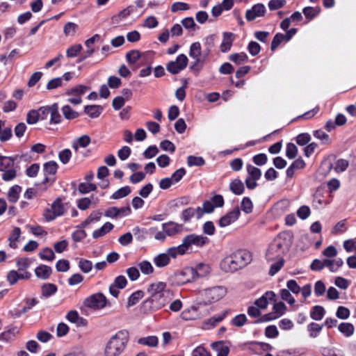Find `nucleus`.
<instances>
[{
	"mask_svg": "<svg viewBox=\"0 0 356 356\" xmlns=\"http://www.w3.org/2000/svg\"><path fill=\"white\" fill-rule=\"evenodd\" d=\"M149 296L142 304L145 312L159 310L168 305L174 298L173 291L168 288L166 282L156 281L147 289Z\"/></svg>",
	"mask_w": 356,
	"mask_h": 356,
	"instance_id": "nucleus-1",
	"label": "nucleus"
},
{
	"mask_svg": "<svg viewBox=\"0 0 356 356\" xmlns=\"http://www.w3.org/2000/svg\"><path fill=\"white\" fill-rule=\"evenodd\" d=\"M251 260L252 256L249 252L239 250L222 259L220 267L225 273H234L246 266Z\"/></svg>",
	"mask_w": 356,
	"mask_h": 356,
	"instance_id": "nucleus-2",
	"label": "nucleus"
},
{
	"mask_svg": "<svg viewBox=\"0 0 356 356\" xmlns=\"http://www.w3.org/2000/svg\"><path fill=\"white\" fill-rule=\"evenodd\" d=\"M129 339L128 331H118L107 341L104 348L105 356H120L125 350Z\"/></svg>",
	"mask_w": 356,
	"mask_h": 356,
	"instance_id": "nucleus-3",
	"label": "nucleus"
},
{
	"mask_svg": "<svg viewBox=\"0 0 356 356\" xmlns=\"http://www.w3.org/2000/svg\"><path fill=\"white\" fill-rule=\"evenodd\" d=\"M288 249V244L284 238V235L280 234L270 244L267 252L266 259L269 261L283 259V254Z\"/></svg>",
	"mask_w": 356,
	"mask_h": 356,
	"instance_id": "nucleus-4",
	"label": "nucleus"
},
{
	"mask_svg": "<svg viewBox=\"0 0 356 356\" xmlns=\"http://www.w3.org/2000/svg\"><path fill=\"white\" fill-rule=\"evenodd\" d=\"M209 239L202 235L190 234L186 236L182 241V243L177 246V250L181 255L184 254L193 246L202 247L207 243Z\"/></svg>",
	"mask_w": 356,
	"mask_h": 356,
	"instance_id": "nucleus-5",
	"label": "nucleus"
},
{
	"mask_svg": "<svg viewBox=\"0 0 356 356\" xmlns=\"http://www.w3.org/2000/svg\"><path fill=\"white\" fill-rule=\"evenodd\" d=\"M227 292V289L225 286H216L201 290L199 291V293L205 299L207 302L212 303L218 302L224 298Z\"/></svg>",
	"mask_w": 356,
	"mask_h": 356,
	"instance_id": "nucleus-6",
	"label": "nucleus"
},
{
	"mask_svg": "<svg viewBox=\"0 0 356 356\" xmlns=\"http://www.w3.org/2000/svg\"><path fill=\"white\" fill-rule=\"evenodd\" d=\"M189 56L195 60L193 64L191 65V69L193 70L200 71L202 68L207 58V54H202L200 42H193L191 45Z\"/></svg>",
	"mask_w": 356,
	"mask_h": 356,
	"instance_id": "nucleus-7",
	"label": "nucleus"
},
{
	"mask_svg": "<svg viewBox=\"0 0 356 356\" xmlns=\"http://www.w3.org/2000/svg\"><path fill=\"white\" fill-rule=\"evenodd\" d=\"M0 171L3 172L2 179L11 181L16 177L15 161L11 157L0 156Z\"/></svg>",
	"mask_w": 356,
	"mask_h": 356,
	"instance_id": "nucleus-8",
	"label": "nucleus"
},
{
	"mask_svg": "<svg viewBox=\"0 0 356 356\" xmlns=\"http://www.w3.org/2000/svg\"><path fill=\"white\" fill-rule=\"evenodd\" d=\"M107 298L102 293L92 294L83 301L84 306L92 310L102 309L107 305Z\"/></svg>",
	"mask_w": 356,
	"mask_h": 356,
	"instance_id": "nucleus-9",
	"label": "nucleus"
},
{
	"mask_svg": "<svg viewBox=\"0 0 356 356\" xmlns=\"http://www.w3.org/2000/svg\"><path fill=\"white\" fill-rule=\"evenodd\" d=\"M65 212L64 204L60 198L56 199L49 207L47 208L43 213L44 219L49 222L58 216H62Z\"/></svg>",
	"mask_w": 356,
	"mask_h": 356,
	"instance_id": "nucleus-10",
	"label": "nucleus"
},
{
	"mask_svg": "<svg viewBox=\"0 0 356 356\" xmlns=\"http://www.w3.org/2000/svg\"><path fill=\"white\" fill-rule=\"evenodd\" d=\"M176 247L168 248L165 252L159 254L153 259V262L156 266L163 268L168 266L170 261V258H176L178 255H181Z\"/></svg>",
	"mask_w": 356,
	"mask_h": 356,
	"instance_id": "nucleus-11",
	"label": "nucleus"
},
{
	"mask_svg": "<svg viewBox=\"0 0 356 356\" xmlns=\"http://www.w3.org/2000/svg\"><path fill=\"white\" fill-rule=\"evenodd\" d=\"M248 176L245 179V184L248 188L252 190L257 187V181L259 180L261 176V171L258 168L248 164L246 166Z\"/></svg>",
	"mask_w": 356,
	"mask_h": 356,
	"instance_id": "nucleus-12",
	"label": "nucleus"
},
{
	"mask_svg": "<svg viewBox=\"0 0 356 356\" xmlns=\"http://www.w3.org/2000/svg\"><path fill=\"white\" fill-rule=\"evenodd\" d=\"M188 64V58L185 54L179 55L175 60L169 62L166 65L167 70L172 74H177L186 68Z\"/></svg>",
	"mask_w": 356,
	"mask_h": 356,
	"instance_id": "nucleus-13",
	"label": "nucleus"
},
{
	"mask_svg": "<svg viewBox=\"0 0 356 356\" xmlns=\"http://www.w3.org/2000/svg\"><path fill=\"white\" fill-rule=\"evenodd\" d=\"M88 88L84 85H78L74 88L67 90L66 94L72 96L68 99V102L72 104L77 105L81 103V95L85 94Z\"/></svg>",
	"mask_w": 356,
	"mask_h": 356,
	"instance_id": "nucleus-14",
	"label": "nucleus"
},
{
	"mask_svg": "<svg viewBox=\"0 0 356 356\" xmlns=\"http://www.w3.org/2000/svg\"><path fill=\"white\" fill-rule=\"evenodd\" d=\"M175 280L177 284L183 285L189 282H195L193 274V268H185L175 275Z\"/></svg>",
	"mask_w": 356,
	"mask_h": 356,
	"instance_id": "nucleus-15",
	"label": "nucleus"
},
{
	"mask_svg": "<svg viewBox=\"0 0 356 356\" xmlns=\"http://www.w3.org/2000/svg\"><path fill=\"white\" fill-rule=\"evenodd\" d=\"M240 213L241 212L238 207L234 208L232 211L228 212L220 218L218 222L219 226L220 227H225L230 225L238 219Z\"/></svg>",
	"mask_w": 356,
	"mask_h": 356,
	"instance_id": "nucleus-16",
	"label": "nucleus"
},
{
	"mask_svg": "<svg viewBox=\"0 0 356 356\" xmlns=\"http://www.w3.org/2000/svg\"><path fill=\"white\" fill-rule=\"evenodd\" d=\"M266 8L263 4H256L251 9L248 10L245 13V17L248 21H252L257 17L264 15Z\"/></svg>",
	"mask_w": 356,
	"mask_h": 356,
	"instance_id": "nucleus-17",
	"label": "nucleus"
},
{
	"mask_svg": "<svg viewBox=\"0 0 356 356\" xmlns=\"http://www.w3.org/2000/svg\"><path fill=\"white\" fill-rule=\"evenodd\" d=\"M275 294L273 291H267L261 298L255 300L254 305L260 309H265L270 302L275 301Z\"/></svg>",
	"mask_w": 356,
	"mask_h": 356,
	"instance_id": "nucleus-18",
	"label": "nucleus"
},
{
	"mask_svg": "<svg viewBox=\"0 0 356 356\" xmlns=\"http://www.w3.org/2000/svg\"><path fill=\"white\" fill-rule=\"evenodd\" d=\"M102 217V213L100 210H95L90 213L88 217L80 225L81 228H85L92 226L99 222Z\"/></svg>",
	"mask_w": 356,
	"mask_h": 356,
	"instance_id": "nucleus-19",
	"label": "nucleus"
},
{
	"mask_svg": "<svg viewBox=\"0 0 356 356\" xmlns=\"http://www.w3.org/2000/svg\"><path fill=\"white\" fill-rule=\"evenodd\" d=\"M211 271V268L208 264H200L193 268V274L197 280L199 278L207 277Z\"/></svg>",
	"mask_w": 356,
	"mask_h": 356,
	"instance_id": "nucleus-20",
	"label": "nucleus"
},
{
	"mask_svg": "<svg viewBox=\"0 0 356 356\" xmlns=\"http://www.w3.org/2000/svg\"><path fill=\"white\" fill-rule=\"evenodd\" d=\"M30 276L31 274L27 271H24V273H18L16 270H11L8 273L7 279L9 283L11 285H13L17 282L18 280L29 279Z\"/></svg>",
	"mask_w": 356,
	"mask_h": 356,
	"instance_id": "nucleus-21",
	"label": "nucleus"
},
{
	"mask_svg": "<svg viewBox=\"0 0 356 356\" xmlns=\"http://www.w3.org/2000/svg\"><path fill=\"white\" fill-rule=\"evenodd\" d=\"M91 143L90 137L88 135H83L72 142V148L78 152L79 147L85 148Z\"/></svg>",
	"mask_w": 356,
	"mask_h": 356,
	"instance_id": "nucleus-22",
	"label": "nucleus"
},
{
	"mask_svg": "<svg viewBox=\"0 0 356 356\" xmlns=\"http://www.w3.org/2000/svg\"><path fill=\"white\" fill-rule=\"evenodd\" d=\"M234 38V36L233 33L227 32L224 33L223 40L220 47L222 52L225 53L230 50Z\"/></svg>",
	"mask_w": 356,
	"mask_h": 356,
	"instance_id": "nucleus-23",
	"label": "nucleus"
},
{
	"mask_svg": "<svg viewBox=\"0 0 356 356\" xmlns=\"http://www.w3.org/2000/svg\"><path fill=\"white\" fill-rule=\"evenodd\" d=\"M113 227L114 226L112 223L107 222L104 223L100 228L95 230L92 232V237L95 239L101 238L110 232L113 229Z\"/></svg>",
	"mask_w": 356,
	"mask_h": 356,
	"instance_id": "nucleus-24",
	"label": "nucleus"
},
{
	"mask_svg": "<svg viewBox=\"0 0 356 356\" xmlns=\"http://www.w3.org/2000/svg\"><path fill=\"white\" fill-rule=\"evenodd\" d=\"M49 120L50 124H58L61 121V115L58 111V106L57 104H54L50 106Z\"/></svg>",
	"mask_w": 356,
	"mask_h": 356,
	"instance_id": "nucleus-25",
	"label": "nucleus"
},
{
	"mask_svg": "<svg viewBox=\"0 0 356 356\" xmlns=\"http://www.w3.org/2000/svg\"><path fill=\"white\" fill-rule=\"evenodd\" d=\"M51 273V268L46 265H40L35 269V275L42 280L48 279Z\"/></svg>",
	"mask_w": 356,
	"mask_h": 356,
	"instance_id": "nucleus-26",
	"label": "nucleus"
},
{
	"mask_svg": "<svg viewBox=\"0 0 356 356\" xmlns=\"http://www.w3.org/2000/svg\"><path fill=\"white\" fill-rule=\"evenodd\" d=\"M19 332V328L18 327H13L9 330L3 332L0 334V341H10L15 339L17 334Z\"/></svg>",
	"mask_w": 356,
	"mask_h": 356,
	"instance_id": "nucleus-27",
	"label": "nucleus"
},
{
	"mask_svg": "<svg viewBox=\"0 0 356 356\" xmlns=\"http://www.w3.org/2000/svg\"><path fill=\"white\" fill-rule=\"evenodd\" d=\"M99 38V35L98 34H95V35H93L92 37H91L86 41L85 44L88 49L85 53L86 56H84L81 59H80L79 61L83 60L86 58L92 55V54L95 52L93 44H95V42L98 41Z\"/></svg>",
	"mask_w": 356,
	"mask_h": 356,
	"instance_id": "nucleus-28",
	"label": "nucleus"
},
{
	"mask_svg": "<svg viewBox=\"0 0 356 356\" xmlns=\"http://www.w3.org/2000/svg\"><path fill=\"white\" fill-rule=\"evenodd\" d=\"M102 111L103 107L99 105H88L84 108V113L92 118H98Z\"/></svg>",
	"mask_w": 356,
	"mask_h": 356,
	"instance_id": "nucleus-29",
	"label": "nucleus"
},
{
	"mask_svg": "<svg viewBox=\"0 0 356 356\" xmlns=\"http://www.w3.org/2000/svg\"><path fill=\"white\" fill-rule=\"evenodd\" d=\"M343 264V261L340 258L335 259H324V264H325V267H327L332 272L337 271L341 266H342Z\"/></svg>",
	"mask_w": 356,
	"mask_h": 356,
	"instance_id": "nucleus-30",
	"label": "nucleus"
},
{
	"mask_svg": "<svg viewBox=\"0 0 356 356\" xmlns=\"http://www.w3.org/2000/svg\"><path fill=\"white\" fill-rule=\"evenodd\" d=\"M226 316V312H223L222 314L217 316H213L209 318L204 323L203 327L204 329H211L215 327L218 323L222 321Z\"/></svg>",
	"mask_w": 356,
	"mask_h": 356,
	"instance_id": "nucleus-31",
	"label": "nucleus"
},
{
	"mask_svg": "<svg viewBox=\"0 0 356 356\" xmlns=\"http://www.w3.org/2000/svg\"><path fill=\"white\" fill-rule=\"evenodd\" d=\"M163 229L165 235L172 236L181 230V226L177 223L170 222L163 224Z\"/></svg>",
	"mask_w": 356,
	"mask_h": 356,
	"instance_id": "nucleus-32",
	"label": "nucleus"
},
{
	"mask_svg": "<svg viewBox=\"0 0 356 356\" xmlns=\"http://www.w3.org/2000/svg\"><path fill=\"white\" fill-rule=\"evenodd\" d=\"M212 348L218 353L217 356H227L229 352L228 346L222 341L213 343Z\"/></svg>",
	"mask_w": 356,
	"mask_h": 356,
	"instance_id": "nucleus-33",
	"label": "nucleus"
},
{
	"mask_svg": "<svg viewBox=\"0 0 356 356\" xmlns=\"http://www.w3.org/2000/svg\"><path fill=\"white\" fill-rule=\"evenodd\" d=\"M229 189L235 195H241L244 191L243 183L238 179H234L229 184Z\"/></svg>",
	"mask_w": 356,
	"mask_h": 356,
	"instance_id": "nucleus-34",
	"label": "nucleus"
},
{
	"mask_svg": "<svg viewBox=\"0 0 356 356\" xmlns=\"http://www.w3.org/2000/svg\"><path fill=\"white\" fill-rule=\"evenodd\" d=\"M138 343L147 346L149 347L154 348L158 346L159 339L156 336H149L146 337H141L138 339Z\"/></svg>",
	"mask_w": 356,
	"mask_h": 356,
	"instance_id": "nucleus-35",
	"label": "nucleus"
},
{
	"mask_svg": "<svg viewBox=\"0 0 356 356\" xmlns=\"http://www.w3.org/2000/svg\"><path fill=\"white\" fill-rule=\"evenodd\" d=\"M148 234L152 236L156 240L163 241L166 238V235L165 231L163 229V226L161 229H158L156 227H152L148 230Z\"/></svg>",
	"mask_w": 356,
	"mask_h": 356,
	"instance_id": "nucleus-36",
	"label": "nucleus"
},
{
	"mask_svg": "<svg viewBox=\"0 0 356 356\" xmlns=\"http://www.w3.org/2000/svg\"><path fill=\"white\" fill-rule=\"evenodd\" d=\"M143 56L138 50L133 49L126 54V60L129 65L136 63Z\"/></svg>",
	"mask_w": 356,
	"mask_h": 356,
	"instance_id": "nucleus-37",
	"label": "nucleus"
},
{
	"mask_svg": "<svg viewBox=\"0 0 356 356\" xmlns=\"http://www.w3.org/2000/svg\"><path fill=\"white\" fill-rule=\"evenodd\" d=\"M20 235H21L20 228L15 227L13 229V231L8 238L9 246L11 248H13V249L17 248V242L18 238H19Z\"/></svg>",
	"mask_w": 356,
	"mask_h": 356,
	"instance_id": "nucleus-38",
	"label": "nucleus"
},
{
	"mask_svg": "<svg viewBox=\"0 0 356 356\" xmlns=\"http://www.w3.org/2000/svg\"><path fill=\"white\" fill-rule=\"evenodd\" d=\"M21 191H22V188L18 185L12 186L9 189L8 193V200L10 202H13V203L16 202L18 200Z\"/></svg>",
	"mask_w": 356,
	"mask_h": 356,
	"instance_id": "nucleus-39",
	"label": "nucleus"
},
{
	"mask_svg": "<svg viewBox=\"0 0 356 356\" xmlns=\"http://www.w3.org/2000/svg\"><path fill=\"white\" fill-rule=\"evenodd\" d=\"M338 329L340 332L347 337L352 336L355 331L353 325L350 323H341L339 325Z\"/></svg>",
	"mask_w": 356,
	"mask_h": 356,
	"instance_id": "nucleus-40",
	"label": "nucleus"
},
{
	"mask_svg": "<svg viewBox=\"0 0 356 356\" xmlns=\"http://www.w3.org/2000/svg\"><path fill=\"white\" fill-rule=\"evenodd\" d=\"M57 291V286L51 283L44 284L42 286V295L44 298H49Z\"/></svg>",
	"mask_w": 356,
	"mask_h": 356,
	"instance_id": "nucleus-41",
	"label": "nucleus"
},
{
	"mask_svg": "<svg viewBox=\"0 0 356 356\" xmlns=\"http://www.w3.org/2000/svg\"><path fill=\"white\" fill-rule=\"evenodd\" d=\"M144 296V292L143 291H136L133 293L128 299L127 306L131 307L138 302Z\"/></svg>",
	"mask_w": 356,
	"mask_h": 356,
	"instance_id": "nucleus-42",
	"label": "nucleus"
},
{
	"mask_svg": "<svg viewBox=\"0 0 356 356\" xmlns=\"http://www.w3.org/2000/svg\"><path fill=\"white\" fill-rule=\"evenodd\" d=\"M274 302L273 309L277 318L282 316L286 311V307L282 302Z\"/></svg>",
	"mask_w": 356,
	"mask_h": 356,
	"instance_id": "nucleus-43",
	"label": "nucleus"
},
{
	"mask_svg": "<svg viewBox=\"0 0 356 356\" xmlns=\"http://www.w3.org/2000/svg\"><path fill=\"white\" fill-rule=\"evenodd\" d=\"M61 110L64 117L67 120H73L79 117V113L68 105L64 106Z\"/></svg>",
	"mask_w": 356,
	"mask_h": 356,
	"instance_id": "nucleus-44",
	"label": "nucleus"
},
{
	"mask_svg": "<svg viewBox=\"0 0 356 356\" xmlns=\"http://www.w3.org/2000/svg\"><path fill=\"white\" fill-rule=\"evenodd\" d=\"M140 271L143 274L150 275L154 273V268L148 261H143L138 264Z\"/></svg>",
	"mask_w": 356,
	"mask_h": 356,
	"instance_id": "nucleus-45",
	"label": "nucleus"
},
{
	"mask_svg": "<svg viewBox=\"0 0 356 356\" xmlns=\"http://www.w3.org/2000/svg\"><path fill=\"white\" fill-rule=\"evenodd\" d=\"M131 188L129 186H124L115 191L111 196L114 200H118L127 196L131 193Z\"/></svg>",
	"mask_w": 356,
	"mask_h": 356,
	"instance_id": "nucleus-46",
	"label": "nucleus"
},
{
	"mask_svg": "<svg viewBox=\"0 0 356 356\" xmlns=\"http://www.w3.org/2000/svg\"><path fill=\"white\" fill-rule=\"evenodd\" d=\"M40 257L43 260L53 261L55 259V254L54 251L49 248L43 249L39 253Z\"/></svg>",
	"mask_w": 356,
	"mask_h": 356,
	"instance_id": "nucleus-47",
	"label": "nucleus"
},
{
	"mask_svg": "<svg viewBox=\"0 0 356 356\" xmlns=\"http://www.w3.org/2000/svg\"><path fill=\"white\" fill-rule=\"evenodd\" d=\"M321 12L320 8L306 7L303 9L305 16L309 19H312L317 16Z\"/></svg>",
	"mask_w": 356,
	"mask_h": 356,
	"instance_id": "nucleus-48",
	"label": "nucleus"
},
{
	"mask_svg": "<svg viewBox=\"0 0 356 356\" xmlns=\"http://www.w3.org/2000/svg\"><path fill=\"white\" fill-rule=\"evenodd\" d=\"M66 318L73 323H79V321L85 322V319L80 317L79 313L75 310L70 311L66 315Z\"/></svg>",
	"mask_w": 356,
	"mask_h": 356,
	"instance_id": "nucleus-49",
	"label": "nucleus"
},
{
	"mask_svg": "<svg viewBox=\"0 0 356 356\" xmlns=\"http://www.w3.org/2000/svg\"><path fill=\"white\" fill-rule=\"evenodd\" d=\"M58 167L56 162L51 161L44 164V170L46 174L55 175L57 172Z\"/></svg>",
	"mask_w": 356,
	"mask_h": 356,
	"instance_id": "nucleus-50",
	"label": "nucleus"
},
{
	"mask_svg": "<svg viewBox=\"0 0 356 356\" xmlns=\"http://www.w3.org/2000/svg\"><path fill=\"white\" fill-rule=\"evenodd\" d=\"M77 28H78V26L75 23L67 22L64 26V29H63L64 34L66 36H73V35H74Z\"/></svg>",
	"mask_w": 356,
	"mask_h": 356,
	"instance_id": "nucleus-51",
	"label": "nucleus"
},
{
	"mask_svg": "<svg viewBox=\"0 0 356 356\" xmlns=\"http://www.w3.org/2000/svg\"><path fill=\"white\" fill-rule=\"evenodd\" d=\"M229 60L240 65L248 60V56L245 53L234 54L230 55Z\"/></svg>",
	"mask_w": 356,
	"mask_h": 356,
	"instance_id": "nucleus-52",
	"label": "nucleus"
},
{
	"mask_svg": "<svg viewBox=\"0 0 356 356\" xmlns=\"http://www.w3.org/2000/svg\"><path fill=\"white\" fill-rule=\"evenodd\" d=\"M241 208L245 213L252 211L253 204L249 197H244L241 202Z\"/></svg>",
	"mask_w": 356,
	"mask_h": 356,
	"instance_id": "nucleus-53",
	"label": "nucleus"
},
{
	"mask_svg": "<svg viewBox=\"0 0 356 356\" xmlns=\"http://www.w3.org/2000/svg\"><path fill=\"white\" fill-rule=\"evenodd\" d=\"M280 297L281 298L287 302L290 305H293L295 304V299L291 296L290 291L288 289H282L280 291Z\"/></svg>",
	"mask_w": 356,
	"mask_h": 356,
	"instance_id": "nucleus-54",
	"label": "nucleus"
},
{
	"mask_svg": "<svg viewBox=\"0 0 356 356\" xmlns=\"http://www.w3.org/2000/svg\"><path fill=\"white\" fill-rule=\"evenodd\" d=\"M204 163L203 158L200 156H189L187 159V163L189 166H202Z\"/></svg>",
	"mask_w": 356,
	"mask_h": 356,
	"instance_id": "nucleus-55",
	"label": "nucleus"
},
{
	"mask_svg": "<svg viewBox=\"0 0 356 356\" xmlns=\"http://www.w3.org/2000/svg\"><path fill=\"white\" fill-rule=\"evenodd\" d=\"M324 309L321 306H315L311 312V317L314 320L319 321L323 317Z\"/></svg>",
	"mask_w": 356,
	"mask_h": 356,
	"instance_id": "nucleus-56",
	"label": "nucleus"
},
{
	"mask_svg": "<svg viewBox=\"0 0 356 356\" xmlns=\"http://www.w3.org/2000/svg\"><path fill=\"white\" fill-rule=\"evenodd\" d=\"M72 156V152L69 149H65L59 152L58 158L60 162L63 164L67 163Z\"/></svg>",
	"mask_w": 356,
	"mask_h": 356,
	"instance_id": "nucleus-57",
	"label": "nucleus"
},
{
	"mask_svg": "<svg viewBox=\"0 0 356 356\" xmlns=\"http://www.w3.org/2000/svg\"><path fill=\"white\" fill-rule=\"evenodd\" d=\"M79 267L84 273H89L92 268V264L90 261L81 259L79 262Z\"/></svg>",
	"mask_w": 356,
	"mask_h": 356,
	"instance_id": "nucleus-58",
	"label": "nucleus"
},
{
	"mask_svg": "<svg viewBox=\"0 0 356 356\" xmlns=\"http://www.w3.org/2000/svg\"><path fill=\"white\" fill-rule=\"evenodd\" d=\"M284 41H286V39L284 37V34L277 33L273 39L271 43V49L273 51L275 50Z\"/></svg>",
	"mask_w": 356,
	"mask_h": 356,
	"instance_id": "nucleus-59",
	"label": "nucleus"
},
{
	"mask_svg": "<svg viewBox=\"0 0 356 356\" xmlns=\"http://www.w3.org/2000/svg\"><path fill=\"white\" fill-rule=\"evenodd\" d=\"M348 165L349 163L347 160L339 159L336 161L334 168L337 172H341L347 169Z\"/></svg>",
	"mask_w": 356,
	"mask_h": 356,
	"instance_id": "nucleus-60",
	"label": "nucleus"
},
{
	"mask_svg": "<svg viewBox=\"0 0 356 356\" xmlns=\"http://www.w3.org/2000/svg\"><path fill=\"white\" fill-rule=\"evenodd\" d=\"M96 188V185L90 183H81L79 186V191L81 193H88L90 191H95Z\"/></svg>",
	"mask_w": 356,
	"mask_h": 356,
	"instance_id": "nucleus-61",
	"label": "nucleus"
},
{
	"mask_svg": "<svg viewBox=\"0 0 356 356\" xmlns=\"http://www.w3.org/2000/svg\"><path fill=\"white\" fill-rule=\"evenodd\" d=\"M82 49V46L81 44H75L70 48H68L66 51L67 56L69 58H74L77 56V54Z\"/></svg>",
	"mask_w": 356,
	"mask_h": 356,
	"instance_id": "nucleus-62",
	"label": "nucleus"
},
{
	"mask_svg": "<svg viewBox=\"0 0 356 356\" xmlns=\"http://www.w3.org/2000/svg\"><path fill=\"white\" fill-rule=\"evenodd\" d=\"M30 266V261L27 258H21L17 261L18 273H24Z\"/></svg>",
	"mask_w": 356,
	"mask_h": 356,
	"instance_id": "nucleus-63",
	"label": "nucleus"
},
{
	"mask_svg": "<svg viewBox=\"0 0 356 356\" xmlns=\"http://www.w3.org/2000/svg\"><path fill=\"white\" fill-rule=\"evenodd\" d=\"M56 268L58 272H66L70 269V262L67 259H60L56 264Z\"/></svg>",
	"mask_w": 356,
	"mask_h": 356,
	"instance_id": "nucleus-64",
	"label": "nucleus"
}]
</instances>
